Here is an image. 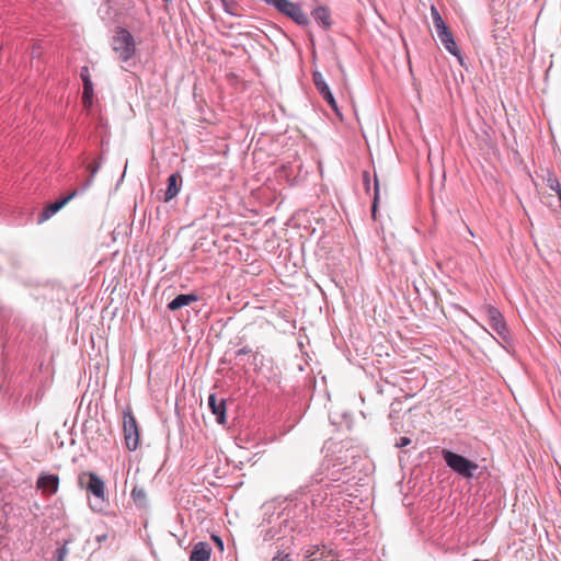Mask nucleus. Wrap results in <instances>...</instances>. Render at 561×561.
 I'll return each mask as SVG.
<instances>
[{
  "instance_id": "obj_1",
  "label": "nucleus",
  "mask_w": 561,
  "mask_h": 561,
  "mask_svg": "<svg viewBox=\"0 0 561 561\" xmlns=\"http://www.w3.org/2000/svg\"><path fill=\"white\" fill-rule=\"evenodd\" d=\"M79 485L85 488L93 495L90 507L94 512H103L108 505L104 481L92 471L82 472L78 479Z\"/></svg>"
},
{
  "instance_id": "obj_2",
  "label": "nucleus",
  "mask_w": 561,
  "mask_h": 561,
  "mask_svg": "<svg viewBox=\"0 0 561 561\" xmlns=\"http://www.w3.org/2000/svg\"><path fill=\"white\" fill-rule=\"evenodd\" d=\"M442 457L446 466L461 478L470 480L477 477L476 472L479 469L477 462L449 449H443Z\"/></svg>"
},
{
  "instance_id": "obj_3",
  "label": "nucleus",
  "mask_w": 561,
  "mask_h": 561,
  "mask_svg": "<svg viewBox=\"0 0 561 561\" xmlns=\"http://www.w3.org/2000/svg\"><path fill=\"white\" fill-rule=\"evenodd\" d=\"M266 4L275 8L280 14L301 27L310 25L309 15L302 10L301 4L298 2L290 0H266Z\"/></svg>"
},
{
  "instance_id": "obj_4",
  "label": "nucleus",
  "mask_w": 561,
  "mask_h": 561,
  "mask_svg": "<svg viewBox=\"0 0 561 561\" xmlns=\"http://www.w3.org/2000/svg\"><path fill=\"white\" fill-rule=\"evenodd\" d=\"M112 48L119 60L128 61L136 51L134 36L128 30L118 26L112 39Z\"/></svg>"
},
{
  "instance_id": "obj_5",
  "label": "nucleus",
  "mask_w": 561,
  "mask_h": 561,
  "mask_svg": "<svg viewBox=\"0 0 561 561\" xmlns=\"http://www.w3.org/2000/svg\"><path fill=\"white\" fill-rule=\"evenodd\" d=\"M123 433L126 448L130 451L136 450L139 446V427L129 408L123 412Z\"/></svg>"
},
{
  "instance_id": "obj_6",
  "label": "nucleus",
  "mask_w": 561,
  "mask_h": 561,
  "mask_svg": "<svg viewBox=\"0 0 561 561\" xmlns=\"http://www.w3.org/2000/svg\"><path fill=\"white\" fill-rule=\"evenodd\" d=\"M486 321L489 327L499 335L504 344H511L512 337L506 325L504 317L500 310L493 306L486 307Z\"/></svg>"
},
{
  "instance_id": "obj_7",
  "label": "nucleus",
  "mask_w": 561,
  "mask_h": 561,
  "mask_svg": "<svg viewBox=\"0 0 561 561\" xmlns=\"http://www.w3.org/2000/svg\"><path fill=\"white\" fill-rule=\"evenodd\" d=\"M312 81L318 92L322 95L323 100L328 103V105L337 114H340L339 106L336 100L331 92L328 83L325 82L322 73L320 71H314L312 73Z\"/></svg>"
},
{
  "instance_id": "obj_8",
  "label": "nucleus",
  "mask_w": 561,
  "mask_h": 561,
  "mask_svg": "<svg viewBox=\"0 0 561 561\" xmlns=\"http://www.w3.org/2000/svg\"><path fill=\"white\" fill-rule=\"evenodd\" d=\"M437 37L439 38L442 45L445 47V49L457 57L459 62L462 65L463 58L461 55V50L458 48L454 35L448 28V26L440 27L439 30H436Z\"/></svg>"
},
{
  "instance_id": "obj_9",
  "label": "nucleus",
  "mask_w": 561,
  "mask_h": 561,
  "mask_svg": "<svg viewBox=\"0 0 561 561\" xmlns=\"http://www.w3.org/2000/svg\"><path fill=\"white\" fill-rule=\"evenodd\" d=\"M36 488L42 490L45 496H51L58 492L59 477L54 473L42 472L37 478Z\"/></svg>"
},
{
  "instance_id": "obj_10",
  "label": "nucleus",
  "mask_w": 561,
  "mask_h": 561,
  "mask_svg": "<svg viewBox=\"0 0 561 561\" xmlns=\"http://www.w3.org/2000/svg\"><path fill=\"white\" fill-rule=\"evenodd\" d=\"M79 194L78 190L72 191L67 196L48 204L43 211L38 216V221L43 222L49 219L53 215H55L58 210H60L68 202H70L75 196Z\"/></svg>"
},
{
  "instance_id": "obj_11",
  "label": "nucleus",
  "mask_w": 561,
  "mask_h": 561,
  "mask_svg": "<svg viewBox=\"0 0 561 561\" xmlns=\"http://www.w3.org/2000/svg\"><path fill=\"white\" fill-rule=\"evenodd\" d=\"M183 178L180 172L172 173L167 180V188L163 192L162 201L169 203L172 201L181 191Z\"/></svg>"
},
{
  "instance_id": "obj_12",
  "label": "nucleus",
  "mask_w": 561,
  "mask_h": 561,
  "mask_svg": "<svg viewBox=\"0 0 561 561\" xmlns=\"http://www.w3.org/2000/svg\"><path fill=\"white\" fill-rule=\"evenodd\" d=\"M208 407L211 413L216 416L217 423L220 425H225L227 422L226 400H218L216 393H210L208 397Z\"/></svg>"
},
{
  "instance_id": "obj_13",
  "label": "nucleus",
  "mask_w": 561,
  "mask_h": 561,
  "mask_svg": "<svg viewBox=\"0 0 561 561\" xmlns=\"http://www.w3.org/2000/svg\"><path fill=\"white\" fill-rule=\"evenodd\" d=\"M306 561H332V550H328L324 546H309L304 551Z\"/></svg>"
},
{
  "instance_id": "obj_14",
  "label": "nucleus",
  "mask_w": 561,
  "mask_h": 561,
  "mask_svg": "<svg viewBox=\"0 0 561 561\" xmlns=\"http://www.w3.org/2000/svg\"><path fill=\"white\" fill-rule=\"evenodd\" d=\"M310 15L324 30L332 26L331 11L328 7L318 5L311 11Z\"/></svg>"
},
{
  "instance_id": "obj_15",
  "label": "nucleus",
  "mask_w": 561,
  "mask_h": 561,
  "mask_svg": "<svg viewBox=\"0 0 561 561\" xmlns=\"http://www.w3.org/2000/svg\"><path fill=\"white\" fill-rule=\"evenodd\" d=\"M211 547L205 541L196 542L191 551L190 561H209Z\"/></svg>"
},
{
  "instance_id": "obj_16",
  "label": "nucleus",
  "mask_w": 561,
  "mask_h": 561,
  "mask_svg": "<svg viewBox=\"0 0 561 561\" xmlns=\"http://www.w3.org/2000/svg\"><path fill=\"white\" fill-rule=\"evenodd\" d=\"M198 300V296L194 293L178 295L168 304V309L171 311L179 310L185 306L191 305Z\"/></svg>"
},
{
  "instance_id": "obj_17",
  "label": "nucleus",
  "mask_w": 561,
  "mask_h": 561,
  "mask_svg": "<svg viewBox=\"0 0 561 561\" xmlns=\"http://www.w3.org/2000/svg\"><path fill=\"white\" fill-rule=\"evenodd\" d=\"M130 496L138 507L144 508L147 506V492L144 488L137 485L134 486Z\"/></svg>"
},
{
  "instance_id": "obj_18",
  "label": "nucleus",
  "mask_w": 561,
  "mask_h": 561,
  "mask_svg": "<svg viewBox=\"0 0 561 561\" xmlns=\"http://www.w3.org/2000/svg\"><path fill=\"white\" fill-rule=\"evenodd\" d=\"M100 168H101L100 162H93V163L88 164L87 171L89 172L90 175H89V179L82 185V187L80 190H78L79 193H83L85 190H88L92 185L94 176L99 172Z\"/></svg>"
},
{
  "instance_id": "obj_19",
  "label": "nucleus",
  "mask_w": 561,
  "mask_h": 561,
  "mask_svg": "<svg viewBox=\"0 0 561 561\" xmlns=\"http://www.w3.org/2000/svg\"><path fill=\"white\" fill-rule=\"evenodd\" d=\"M546 184L551 191L556 192L558 196L561 195V183L556 173L548 172L546 178Z\"/></svg>"
},
{
  "instance_id": "obj_20",
  "label": "nucleus",
  "mask_w": 561,
  "mask_h": 561,
  "mask_svg": "<svg viewBox=\"0 0 561 561\" xmlns=\"http://www.w3.org/2000/svg\"><path fill=\"white\" fill-rule=\"evenodd\" d=\"M431 16H432L435 30H439L440 27L447 26L442 18L438 9L435 5L431 7Z\"/></svg>"
},
{
  "instance_id": "obj_21",
  "label": "nucleus",
  "mask_w": 561,
  "mask_h": 561,
  "mask_svg": "<svg viewBox=\"0 0 561 561\" xmlns=\"http://www.w3.org/2000/svg\"><path fill=\"white\" fill-rule=\"evenodd\" d=\"M94 90L93 85L83 87L82 103L85 107H91L93 103Z\"/></svg>"
},
{
  "instance_id": "obj_22",
  "label": "nucleus",
  "mask_w": 561,
  "mask_h": 561,
  "mask_svg": "<svg viewBox=\"0 0 561 561\" xmlns=\"http://www.w3.org/2000/svg\"><path fill=\"white\" fill-rule=\"evenodd\" d=\"M378 202H379V181L375 174L374 175V199H373V205H371V216L374 218H376Z\"/></svg>"
},
{
  "instance_id": "obj_23",
  "label": "nucleus",
  "mask_w": 561,
  "mask_h": 561,
  "mask_svg": "<svg viewBox=\"0 0 561 561\" xmlns=\"http://www.w3.org/2000/svg\"><path fill=\"white\" fill-rule=\"evenodd\" d=\"M80 78L82 80L83 87L93 85L88 66L81 67Z\"/></svg>"
},
{
  "instance_id": "obj_24",
  "label": "nucleus",
  "mask_w": 561,
  "mask_h": 561,
  "mask_svg": "<svg viewBox=\"0 0 561 561\" xmlns=\"http://www.w3.org/2000/svg\"><path fill=\"white\" fill-rule=\"evenodd\" d=\"M68 542L69 541H65V543L62 546L57 548V550L55 552V560L56 561H65V559L67 558L68 552H69L68 548H67Z\"/></svg>"
},
{
  "instance_id": "obj_25",
  "label": "nucleus",
  "mask_w": 561,
  "mask_h": 561,
  "mask_svg": "<svg viewBox=\"0 0 561 561\" xmlns=\"http://www.w3.org/2000/svg\"><path fill=\"white\" fill-rule=\"evenodd\" d=\"M363 184H364L366 193H369V191H370V174L368 171L363 172Z\"/></svg>"
},
{
  "instance_id": "obj_26",
  "label": "nucleus",
  "mask_w": 561,
  "mask_h": 561,
  "mask_svg": "<svg viewBox=\"0 0 561 561\" xmlns=\"http://www.w3.org/2000/svg\"><path fill=\"white\" fill-rule=\"evenodd\" d=\"M224 7H225V11L229 14H234L233 11H232V7H236V2L234 0H221Z\"/></svg>"
},
{
  "instance_id": "obj_27",
  "label": "nucleus",
  "mask_w": 561,
  "mask_h": 561,
  "mask_svg": "<svg viewBox=\"0 0 561 561\" xmlns=\"http://www.w3.org/2000/svg\"><path fill=\"white\" fill-rule=\"evenodd\" d=\"M411 444V439L409 437H400L397 442H396V447L398 448H402V447H405L408 445Z\"/></svg>"
},
{
  "instance_id": "obj_28",
  "label": "nucleus",
  "mask_w": 561,
  "mask_h": 561,
  "mask_svg": "<svg viewBox=\"0 0 561 561\" xmlns=\"http://www.w3.org/2000/svg\"><path fill=\"white\" fill-rule=\"evenodd\" d=\"M272 561H295V560L291 557V554L286 553L283 556H280V554L275 556Z\"/></svg>"
},
{
  "instance_id": "obj_29",
  "label": "nucleus",
  "mask_w": 561,
  "mask_h": 561,
  "mask_svg": "<svg viewBox=\"0 0 561 561\" xmlns=\"http://www.w3.org/2000/svg\"><path fill=\"white\" fill-rule=\"evenodd\" d=\"M251 352H252V350L249 346H244L236 352V356L239 357L242 355L250 354Z\"/></svg>"
},
{
  "instance_id": "obj_30",
  "label": "nucleus",
  "mask_w": 561,
  "mask_h": 561,
  "mask_svg": "<svg viewBox=\"0 0 561 561\" xmlns=\"http://www.w3.org/2000/svg\"><path fill=\"white\" fill-rule=\"evenodd\" d=\"M211 538L215 541V543L217 545V547L219 548V550L222 551L224 550V541H222V539L219 536H216V535H213Z\"/></svg>"
},
{
  "instance_id": "obj_31",
  "label": "nucleus",
  "mask_w": 561,
  "mask_h": 561,
  "mask_svg": "<svg viewBox=\"0 0 561 561\" xmlns=\"http://www.w3.org/2000/svg\"><path fill=\"white\" fill-rule=\"evenodd\" d=\"M107 539V534L104 533V534H101V535H96L95 536V540L99 545H101L102 542H104L105 540Z\"/></svg>"
},
{
  "instance_id": "obj_32",
  "label": "nucleus",
  "mask_w": 561,
  "mask_h": 561,
  "mask_svg": "<svg viewBox=\"0 0 561 561\" xmlns=\"http://www.w3.org/2000/svg\"><path fill=\"white\" fill-rule=\"evenodd\" d=\"M31 402H32V396H31V394H28V396H26V397L23 399V401H22V405H23V407H26V408H30Z\"/></svg>"
},
{
  "instance_id": "obj_33",
  "label": "nucleus",
  "mask_w": 561,
  "mask_h": 561,
  "mask_svg": "<svg viewBox=\"0 0 561 561\" xmlns=\"http://www.w3.org/2000/svg\"><path fill=\"white\" fill-rule=\"evenodd\" d=\"M330 480H332V481H339L340 479H339V478H335V477H334V473H332V474H331V477H330Z\"/></svg>"
},
{
  "instance_id": "obj_34",
  "label": "nucleus",
  "mask_w": 561,
  "mask_h": 561,
  "mask_svg": "<svg viewBox=\"0 0 561 561\" xmlns=\"http://www.w3.org/2000/svg\"><path fill=\"white\" fill-rule=\"evenodd\" d=\"M312 505H313V506H316V505H317V500H316V499H313V500H312Z\"/></svg>"
}]
</instances>
